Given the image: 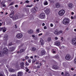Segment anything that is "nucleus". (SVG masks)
Returning <instances> with one entry per match:
<instances>
[{"label":"nucleus","mask_w":76,"mask_h":76,"mask_svg":"<svg viewBox=\"0 0 76 76\" xmlns=\"http://www.w3.org/2000/svg\"><path fill=\"white\" fill-rule=\"evenodd\" d=\"M23 16L22 15H18L17 14L15 15H14L13 17V19H18V18H22Z\"/></svg>","instance_id":"nucleus-1"},{"label":"nucleus","mask_w":76,"mask_h":76,"mask_svg":"<svg viewBox=\"0 0 76 76\" xmlns=\"http://www.w3.org/2000/svg\"><path fill=\"white\" fill-rule=\"evenodd\" d=\"M71 44L73 45L76 46V39H72L71 41Z\"/></svg>","instance_id":"nucleus-2"},{"label":"nucleus","mask_w":76,"mask_h":76,"mask_svg":"<svg viewBox=\"0 0 76 76\" xmlns=\"http://www.w3.org/2000/svg\"><path fill=\"white\" fill-rule=\"evenodd\" d=\"M65 13V10H60L58 12L59 15L60 16H62Z\"/></svg>","instance_id":"nucleus-3"},{"label":"nucleus","mask_w":76,"mask_h":76,"mask_svg":"<svg viewBox=\"0 0 76 76\" xmlns=\"http://www.w3.org/2000/svg\"><path fill=\"white\" fill-rule=\"evenodd\" d=\"M9 51V50L7 48H4L3 50V53L4 54H8V51Z\"/></svg>","instance_id":"nucleus-4"},{"label":"nucleus","mask_w":76,"mask_h":76,"mask_svg":"<svg viewBox=\"0 0 76 76\" xmlns=\"http://www.w3.org/2000/svg\"><path fill=\"white\" fill-rule=\"evenodd\" d=\"M37 10H38V8H37V7H35L32 9L31 12L32 13H35L37 12Z\"/></svg>","instance_id":"nucleus-5"},{"label":"nucleus","mask_w":76,"mask_h":76,"mask_svg":"<svg viewBox=\"0 0 76 76\" xmlns=\"http://www.w3.org/2000/svg\"><path fill=\"white\" fill-rule=\"evenodd\" d=\"M74 7V5L72 3H69L68 5V9H72Z\"/></svg>","instance_id":"nucleus-6"},{"label":"nucleus","mask_w":76,"mask_h":76,"mask_svg":"<svg viewBox=\"0 0 76 76\" xmlns=\"http://www.w3.org/2000/svg\"><path fill=\"white\" fill-rule=\"evenodd\" d=\"M45 53H46V52H45V50L44 49H43L41 51L40 56H44V55Z\"/></svg>","instance_id":"nucleus-7"},{"label":"nucleus","mask_w":76,"mask_h":76,"mask_svg":"<svg viewBox=\"0 0 76 76\" xmlns=\"http://www.w3.org/2000/svg\"><path fill=\"white\" fill-rule=\"evenodd\" d=\"M39 17L41 19H44L45 17V15L44 13H42L39 15Z\"/></svg>","instance_id":"nucleus-8"},{"label":"nucleus","mask_w":76,"mask_h":76,"mask_svg":"<svg viewBox=\"0 0 76 76\" xmlns=\"http://www.w3.org/2000/svg\"><path fill=\"white\" fill-rule=\"evenodd\" d=\"M22 37H23V35L21 33L18 34L16 36L17 38L19 39L21 38Z\"/></svg>","instance_id":"nucleus-9"},{"label":"nucleus","mask_w":76,"mask_h":76,"mask_svg":"<svg viewBox=\"0 0 76 76\" xmlns=\"http://www.w3.org/2000/svg\"><path fill=\"white\" fill-rule=\"evenodd\" d=\"M63 23L64 25H67L69 23V21L66 19H64L63 20Z\"/></svg>","instance_id":"nucleus-10"},{"label":"nucleus","mask_w":76,"mask_h":76,"mask_svg":"<svg viewBox=\"0 0 76 76\" xmlns=\"http://www.w3.org/2000/svg\"><path fill=\"white\" fill-rule=\"evenodd\" d=\"M71 58V56L70 55L67 54L66 55V57H65V58L66 60H70Z\"/></svg>","instance_id":"nucleus-11"},{"label":"nucleus","mask_w":76,"mask_h":76,"mask_svg":"<svg viewBox=\"0 0 76 76\" xmlns=\"http://www.w3.org/2000/svg\"><path fill=\"white\" fill-rule=\"evenodd\" d=\"M24 63L22 62L20 63V67L21 69H23L24 68Z\"/></svg>","instance_id":"nucleus-12"},{"label":"nucleus","mask_w":76,"mask_h":76,"mask_svg":"<svg viewBox=\"0 0 76 76\" xmlns=\"http://www.w3.org/2000/svg\"><path fill=\"white\" fill-rule=\"evenodd\" d=\"M15 47H12L9 49V51H10V52H12V51H13L15 50Z\"/></svg>","instance_id":"nucleus-13"},{"label":"nucleus","mask_w":76,"mask_h":76,"mask_svg":"<svg viewBox=\"0 0 76 76\" xmlns=\"http://www.w3.org/2000/svg\"><path fill=\"white\" fill-rule=\"evenodd\" d=\"M50 10L48 9H47L45 11V12L46 13V15H48L50 14Z\"/></svg>","instance_id":"nucleus-14"},{"label":"nucleus","mask_w":76,"mask_h":76,"mask_svg":"<svg viewBox=\"0 0 76 76\" xmlns=\"http://www.w3.org/2000/svg\"><path fill=\"white\" fill-rule=\"evenodd\" d=\"M54 34L56 35H58V30H56L53 32Z\"/></svg>","instance_id":"nucleus-15"},{"label":"nucleus","mask_w":76,"mask_h":76,"mask_svg":"<svg viewBox=\"0 0 76 76\" xmlns=\"http://www.w3.org/2000/svg\"><path fill=\"white\" fill-rule=\"evenodd\" d=\"M55 6H56V7L58 8L60 7V6H61V5H60V4L58 3H56V4L55 5Z\"/></svg>","instance_id":"nucleus-16"},{"label":"nucleus","mask_w":76,"mask_h":76,"mask_svg":"<svg viewBox=\"0 0 76 76\" xmlns=\"http://www.w3.org/2000/svg\"><path fill=\"white\" fill-rule=\"evenodd\" d=\"M14 13L15 12H12L11 14L10 15V17L11 18H13Z\"/></svg>","instance_id":"nucleus-17"},{"label":"nucleus","mask_w":76,"mask_h":76,"mask_svg":"<svg viewBox=\"0 0 76 76\" xmlns=\"http://www.w3.org/2000/svg\"><path fill=\"white\" fill-rule=\"evenodd\" d=\"M33 32L34 31L32 29H30L28 31V34H33Z\"/></svg>","instance_id":"nucleus-18"},{"label":"nucleus","mask_w":76,"mask_h":76,"mask_svg":"<svg viewBox=\"0 0 76 76\" xmlns=\"http://www.w3.org/2000/svg\"><path fill=\"white\" fill-rule=\"evenodd\" d=\"M53 69H55L56 70H57V69H59V67H58V66L56 65H54L53 67Z\"/></svg>","instance_id":"nucleus-19"},{"label":"nucleus","mask_w":76,"mask_h":76,"mask_svg":"<svg viewBox=\"0 0 76 76\" xmlns=\"http://www.w3.org/2000/svg\"><path fill=\"white\" fill-rule=\"evenodd\" d=\"M37 50V48L35 47H33L31 48V51H35Z\"/></svg>","instance_id":"nucleus-20"},{"label":"nucleus","mask_w":76,"mask_h":76,"mask_svg":"<svg viewBox=\"0 0 76 76\" xmlns=\"http://www.w3.org/2000/svg\"><path fill=\"white\" fill-rule=\"evenodd\" d=\"M55 45H56L57 46H60V42H56L55 43Z\"/></svg>","instance_id":"nucleus-21"},{"label":"nucleus","mask_w":76,"mask_h":76,"mask_svg":"<svg viewBox=\"0 0 76 76\" xmlns=\"http://www.w3.org/2000/svg\"><path fill=\"white\" fill-rule=\"evenodd\" d=\"M40 42L41 43V44L42 45H44V41H43V39H42L41 38L40 39Z\"/></svg>","instance_id":"nucleus-22"},{"label":"nucleus","mask_w":76,"mask_h":76,"mask_svg":"<svg viewBox=\"0 0 76 76\" xmlns=\"http://www.w3.org/2000/svg\"><path fill=\"white\" fill-rule=\"evenodd\" d=\"M4 39L6 40V41H7L8 39V35H6L4 37Z\"/></svg>","instance_id":"nucleus-23"},{"label":"nucleus","mask_w":76,"mask_h":76,"mask_svg":"<svg viewBox=\"0 0 76 76\" xmlns=\"http://www.w3.org/2000/svg\"><path fill=\"white\" fill-rule=\"evenodd\" d=\"M25 51V49H21L20 50V53H22Z\"/></svg>","instance_id":"nucleus-24"},{"label":"nucleus","mask_w":76,"mask_h":76,"mask_svg":"<svg viewBox=\"0 0 76 76\" xmlns=\"http://www.w3.org/2000/svg\"><path fill=\"white\" fill-rule=\"evenodd\" d=\"M43 4L44 5H47L48 4V3L47 2V1L45 0L44 1Z\"/></svg>","instance_id":"nucleus-25"},{"label":"nucleus","mask_w":76,"mask_h":76,"mask_svg":"<svg viewBox=\"0 0 76 76\" xmlns=\"http://www.w3.org/2000/svg\"><path fill=\"white\" fill-rule=\"evenodd\" d=\"M47 40L48 42H50L51 41V38L50 37L48 38Z\"/></svg>","instance_id":"nucleus-26"},{"label":"nucleus","mask_w":76,"mask_h":76,"mask_svg":"<svg viewBox=\"0 0 76 76\" xmlns=\"http://www.w3.org/2000/svg\"><path fill=\"white\" fill-rule=\"evenodd\" d=\"M22 72H19L17 74V76H22Z\"/></svg>","instance_id":"nucleus-27"},{"label":"nucleus","mask_w":76,"mask_h":76,"mask_svg":"<svg viewBox=\"0 0 76 76\" xmlns=\"http://www.w3.org/2000/svg\"><path fill=\"white\" fill-rule=\"evenodd\" d=\"M3 53L2 52H0V57H3Z\"/></svg>","instance_id":"nucleus-28"},{"label":"nucleus","mask_w":76,"mask_h":76,"mask_svg":"<svg viewBox=\"0 0 76 76\" xmlns=\"http://www.w3.org/2000/svg\"><path fill=\"white\" fill-rule=\"evenodd\" d=\"M63 33V31L62 30H60L58 31V34H62Z\"/></svg>","instance_id":"nucleus-29"},{"label":"nucleus","mask_w":76,"mask_h":76,"mask_svg":"<svg viewBox=\"0 0 76 76\" xmlns=\"http://www.w3.org/2000/svg\"><path fill=\"white\" fill-rule=\"evenodd\" d=\"M9 70L10 72H13L14 71V70H13V69H9Z\"/></svg>","instance_id":"nucleus-30"},{"label":"nucleus","mask_w":76,"mask_h":76,"mask_svg":"<svg viewBox=\"0 0 76 76\" xmlns=\"http://www.w3.org/2000/svg\"><path fill=\"white\" fill-rule=\"evenodd\" d=\"M3 31L4 32H5L6 31V28L4 27H3V29H2Z\"/></svg>","instance_id":"nucleus-31"},{"label":"nucleus","mask_w":76,"mask_h":76,"mask_svg":"<svg viewBox=\"0 0 76 76\" xmlns=\"http://www.w3.org/2000/svg\"><path fill=\"white\" fill-rule=\"evenodd\" d=\"M54 58L58 59V58H59V56H58L57 55H56L55 56H54Z\"/></svg>","instance_id":"nucleus-32"},{"label":"nucleus","mask_w":76,"mask_h":76,"mask_svg":"<svg viewBox=\"0 0 76 76\" xmlns=\"http://www.w3.org/2000/svg\"><path fill=\"white\" fill-rule=\"evenodd\" d=\"M12 45V42H10L8 44V47L9 46H11V45Z\"/></svg>","instance_id":"nucleus-33"},{"label":"nucleus","mask_w":76,"mask_h":76,"mask_svg":"<svg viewBox=\"0 0 76 76\" xmlns=\"http://www.w3.org/2000/svg\"><path fill=\"white\" fill-rule=\"evenodd\" d=\"M52 52L53 53H56V50L55 49L52 50Z\"/></svg>","instance_id":"nucleus-34"},{"label":"nucleus","mask_w":76,"mask_h":76,"mask_svg":"<svg viewBox=\"0 0 76 76\" xmlns=\"http://www.w3.org/2000/svg\"><path fill=\"white\" fill-rule=\"evenodd\" d=\"M26 7H32V5H27L26 6Z\"/></svg>","instance_id":"nucleus-35"},{"label":"nucleus","mask_w":76,"mask_h":76,"mask_svg":"<svg viewBox=\"0 0 76 76\" xmlns=\"http://www.w3.org/2000/svg\"><path fill=\"white\" fill-rule=\"evenodd\" d=\"M14 4V2H11L10 4V6H12V5H13Z\"/></svg>","instance_id":"nucleus-36"},{"label":"nucleus","mask_w":76,"mask_h":76,"mask_svg":"<svg viewBox=\"0 0 76 76\" xmlns=\"http://www.w3.org/2000/svg\"><path fill=\"white\" fill-rule=\"evenodd\" d=\"M28 63H31V59H29L28 60Z\"/></svg>","instance_id":"nucleus-37"},{"label":"nucleus","mask_w":76,"mask_h":76,"mask_svg":"<svg viewBox=\"0 0 76 76\" xmlns=\"http://www.w3.org/2000/svg\"><path fill=\"white\" fill-rule=\"evenodd\" d=\"M36 32H37L38 33H39V29H36Z\"/></svg>","instance_id":"nucleus-38"},{"label":"nucleus","mask_w":76,"mask_h":76,"mask_svg":"<svg viewBox=\"0 0 76 76\" xmlns=\"http://www.w3.org/2000/svg\"><path fill=\"white\" fill-rule=\"evenodd\" d=\"M74 63L75 64H76V57L74 60Z\"/></svg>","instance_id":"nucleus-39"},{"label":"nucleus","mask_w":76,"mask_h":76,"mask_svg":"<svg viewBox=\"0 0 76 76\" xmlns=\"http://www.w3.org/2000/svg\"><path fill=\"white\" fill-rule=\"evenodd\" d=\"M25 64L26 66H29V63L27 62H26V63H25Z\"/></svg>","instance_id":"nucleus-40"},{"label":"nucleus","mask_w":76,"mask_h":76,"mask_svg":"<svg viewBox=\"0 0 76 76\" xmlns=\"http://www.w3.org/2000/svg\"><path fill=\"white\" fill-rule=\"evenodd\" d=\"M28 58H29V57H28V56H26L25 57L26 60H28Z\"/></svg>","instance_id":"nucleus-41"},{"label":"nucleus","mask_w":76,"mask_h":76,"mask_svg":"<svg viewBox=\"0 0 76 76\" xmlns=\"http://www.w3.org/2000/svg\"><path fill=\"white\" fill-rule=\"evenodd\" d=\"M36 61H37V60L36 59H35V60L34 61L33 60L32 61L33 63H35V62Z\"/></svg>","instance_id":"nucleus-42"},{"label":"nucleus","mask_w":76,"mask_h":76,"mask_svg":"<svg viewBox=\"0 0 76 76\" xmlns=\"http://www.w3.org/2000/svg\"><path fill=\"white\" fill-rule=\"evenodd\" d=\"M3 27H0V31H1L2 30H3Z\"/></svg>","instance_id":"nucleus-43"},{"label":"nucleus","mask_w":76,"mask_h":76,"mask_svg":"<svg viewBox=\"0 0 76 76\" xmlns=\"http://www.w3.org/2000/svg\"><path fill=\"white\" fill-rule=\"evenodd\" d=\"M26 3H29V1L28 0H27L26 1Z\"/></svg>","instance_id":"nucleus-44"},{"label":"nucleus","mask_w":76,"mask_h":76,"mask_svg":"<svg viewBox=\"0 0 76 76\" xmlns=\"http://www.w3.org/2000/svg\"><path fill=\"white\" fill-rule=\"evenodd\" d=\"M16 67V68H17V69H19V68H20V66H19L18 65Z\"/></svg>","instance_id":"nucleus-45"},{"label":"nucleus","mask_w":76,"mask_h":76,"mask_svg":"<svg viewBox=\"0 0 76 76\" xmlns=\"http://www.w3.org/2000/svg\"><path fill=\"white\" fill-rule=\"evenodd\" d=\"M41 35H42V33H41L40 34H38L39 36H41Z\"/></svg>","instance_id":"nucleus-46"},{"label":"nucleus","mask_w":76,"mask_h":76,"mask_svg":"<svg viewBox=\"0 0 76 76\" xmlns=\"http://www.w3.org/2000/svg\"><path fill=\"white\" fill-rule=\"evenodd\" d=\"M44 29H47V27L46 26H45L44 27Z\"/></svg>","instance_id":"nucleus-47"},{"label":"nucleus","mask_w":76,"mask_h":76,"mask_svg":"<svg viewBox=\"0 0 76 76\" xmlns=\"http://www.w3.org/2000/svg\"><path fill=\"white\" fill-rule=\"evenodd\" d=\"M55 39H56V40H57V39H58V38L57 37H56L55 38Z\"/></svg>","instance_id":"nucleus-48"},{"label":"nucleus","mask_w":76,"mask_h":76,"mask_svg":"<svg viewBox=\"0 0 76 76\" xmlns=\"http://www.w3.org/2000/svg\"><path fill=\"white\" fill-rule=\"evenodd\" d=\"M63 66H66V63H64L63 64Z\"/></svg>","instance_id":"nucleus-49"},{"label":"nucleus","mask_w":76,"mask_h":76,"mask_svg":"<svg viewBox=\"0 0 76 76\" xmlns=\"http://www.w3.org/2000/svg\"><path fill=\"white\" fill-rule=\"evenodd\" d=\"M50 26L51 27H53V24H50Z\"/></svg>","instance_id":"nucleus-50"},{"label":"nucleus","mask_w":76,"mask_h":76,"mask_svg":"<svg viewBox=\"0 0 76 76\" xmlns=\"http://www.w3.org/2000/svg\"><path fill=\"white\" fill-rule=\"evenodd\" d=\"M61 40L63 41V40L64 39H63V37H61Z\"/></svg>","instance_id":"nucleus-51"},{"label":"nucleus","mask_w":76,"mask_h":76,"mask_svg":"<svg viewBox=\"0 0 76 76\" xmlns=\"http://www.w3.org/2000/svg\"><path fill=\"white\" fill-rule=\"evenodd\" d=\"M61 75H63H63H64V72H62L61 73Z\"/></svg>","instance_id":"nucleus-52"},{"label":"nucleus","mask_w":76,"mask_h":76,"mask_svg":"<svg viewBox=\"0 0 76 76\" xmlns=\"http://www.w3.org/2000/svg\"><path fill=\"white\" fill-rule=\"evenodd\" d=\"M69 28H67L66 29V31H68L69 30Z\"/></svg>","instance_id":"nucleus-53"},{"label":"nucleus","mask_w":76,"mask_h":76,"mask_svg":"<svg viewBox=\"0 0 76 76\" xmlns=\"http://www.w3.org/2000/svg\"><path fill=\"white\" fill-rule=\"evenodd\" d=\"M39 64V62L38 61H37L36 63V64Z\"/></svg>","instance_id":"nucleus-54"},{"label":"nucleus","mask_w":76,"mask_h":76,"mask_svg":"<svg viewBox=\"0 0 76 76\" xmlns=\"http://www.w3.org/2000/svg\"><path fill=\"white\" fill-rule=\"evenodd\" d=\"M15 7H18V5H16L15 6Z\"/></svg>","instance_id":"nucleus-55"},{"label":"nucleus","mask_w":76,"mask_h":76,"mask_svg":"<svg viewBox=\"0 0 76 76\" xmlns=\"http://www.w3.org/2000/svg\"><path fill=\"white\" fill-rule=\"evenodd\" d=\"M61 47L62 48H64V46H61Z\"/></svg>","instance_id":"nucleus-56"},{"label":"nucleus","mask_w":76,"mask_h":76,"mask_svg":"<svg viewBox=\"0 0 76 76\" xmlns=\"http://www.w3.org/2000/svg\"><path fill=\"white\" fill-rule=\"evenodd\" d=\"M0 76H4L2 74L0 73Z\"/></svg>","instance_id":"nucleus-57"},{"label":"nucleus","mask_w":76,"mask_h":76,"mask_svg":"<svg viewBox=\"0 0 76 76\" xmlns=\"http://www.w3.org/2000/svg\"><path fill=\"white\" fill-rule=\"evenodd\" d=\"M71 19H74V18H73V16H71Z\"/></svg>","instance_id":"nucleus-58"},{"label":"nucleus","mask_w":76,"mask_h":76,"mask_svg":"<svg viewBox=\"0 0 76 76\" xmlns=\"http://www.w3.org/2000/svg\"><path fill=\"white\" fill-rule=\"evenodd\" d=\"M35 35H32V37H33V38H35Z\"/></svg>","instance_id":"nucleus-59"},{"label":"nucleus","mask_w":76,"mask_h":76,"mask_svg":"<svg viewBox=\"0 0 76 76\" xmlns=\"http://www.w3.org/2000/svg\"><path fill=\"white\" fill-rule=\"evenodd\" d=\"M42 64H41V63H39V66H41Z\"/></svg>","instance_id":"nucleus-60"},{"label":"nucleus","mask_w":76,"mask_h":76,"mask_svg":"<svg viewBox=\"0 0 76 76\" xmlns=\"http://www.w3.org/2000/svg\"><path fill=\"white\" fill-rule=\"evenodd\" d=\"M29 69H27L26 70V71L27 72H28V71H29Z\"/></svg>","instance_id":"nucleus-61"},{"label":"nucleus","mask_w":76,"mask_h":76,"mask_svg":"<svg viewBox=\"0 0 76 76\" xmlns=\"http://www.w3.org/2000/svg\"><path fill=\"white\" fill-rule=\"evenodd\" d=\"M45 23H43L42 24V26H45Z\"/></svg>","instance_id":"nucleus-62"},{"label":"nucleus","mask_w":76,"mask_h":76,"mask_svg":"<svg viewBox=\"0 0 76 76\" xmlns=\"http://www.w3.org/2000/svg\"><path fill=\"white\" fill-rule=\"evenodd\" d=\"M37 67V68H40V66H38Z\"/></svg>","instance_id":"nucleus-63"},{"label":"nucleus","mask_w":76,"mask_h":76,"mask_svg":"<svg viewBox=\"0 0 76 76\" xmlns=\"http://www.w3.org/2000/svg\"><path fill=\"white\" fill-rule=\"evenodd\" d=\"M11 76H16V75H12Z\"/></svg>","instance_id":"nucleus-64"}]
</instances>
